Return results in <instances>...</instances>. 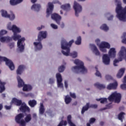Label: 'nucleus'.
Segmentation results:
<instances>
[{
	"instance_id": "nucleus-32",
	"label": "nucleus",
	"mask_w": 126,
	"mask_h": 126,
	"mask_svg": "<svg viewBox=\"0 0 126 126\" xmlns=\"http://www.w3.org/2000/svg\"><path fill=\"white\" fill-rule=\"evenodd\" d=\"M71 118L72 117L70 115H68V117H67V121L68 122V124L70 126H76V125L72 122Z\"/></svg>"
},
{
	"instance_id": "nucleus-20",
	"label": "nucleus",
	"mask_w": 126,
	"mask_h": 126,
	"mask_svg": "<svg viewBox=\"0 0 126 126\" xmlns=\"http://www.w3.org/2000/svg\"><path fill=\"white\" fill-rule=\"evenodd\" d=\"M12 102L13 103H14L15 105H16L18 106L22 105L23 104L22 100H19L15 98H13L12 99Z\"/></svg>"
},
{
	"instance_id": "nucleus-26",
	"label": "nucleus",
	"mask_w": 126,
	"mask_h": 126,
	"mask_svg": "<svg viewBox=\"0 0 126 126\" xmlns=\"http://www.w3.org/2000/svg\"><path fill=\"white\" fill-rule=\"evenodd\" d=\"M61 8L64 10L68 11L69 10H70L71 6L69 4H66L65 5H61Z\"/></svg>"
},
{
	"instance_id": "nucleus-45",
	"label": "nucleus",
	"mask_w": 126,
	"mask_h": 126,
	"mask_svg": "<svg viewBox=\"0 0 126 126\" xmlns=\"http://www.w3.org/2000/svg\"><path fill=\"white\" fill-rule=\"evenodd\" d=\"M95 69H96V72H95V75L96 76L100 77L101 78V75L99 71L97 70V68L96 66L95 67Z\"/></svg>"
},
{
	"instance_id": "nucleus-7",
	"label": "nucleus",
	"mask_w": 126,
	"mask_h": 126,
	"mask_svg": "<svg viewBox=\"0 0 126 126\" xmlns=\"http://www.w3.org/2000/svg\"><path fill=\"white\" fill-rule=\"evenodd\" d=\"M119 59H115L114 61V65L115 66H117L116 63H118L119 62H122V59L126 58V48L125 47H122L121 50H120L119 53Z\"/></svg>"
},
{
	"instance_id": "nucleus-63",
	"label": "nucleus",
	"mask_w": 126,
	"mask_h": 126,
	"mask_svg": "<svg viewBox=\"0 0 126 126\" xmlns=\"http://www.w3.org/2000/svg\"><path fill=\"white\" fill-rule=\"evenodd\" d=\"M36 1H37V0H31V2L32 3H35Z\"/></svg>"
},
{
	"instance_id": "nucleus-5",
	"label": "nucleus",
	"mask_w": 126,
	"mask_h": 126,
	"mask_svg": "<svg viewBox=\"0 0 126 126\" xmlns=\"http://www.w3.org/2000/svg\"><path fill=\"white\" fill-rule=\"evenodd\" d=\"M74 63L77 66H74L72 67V70H75L77 73H79V71L81 69V71L82 73L87 72V69L85 68L84 64L83 62H81L79 59L75 60Z\"/></svg>"
},
{
	"instance_id": "nucleus-59",
	"label": "nucleus",
	"mask_w": 126,
	"mask_h": 126,
	"mask_svg": "<svg viewBox=\"0 0 126 126\" xmlns=\"http://www.w3.org/2000/svg\"><path fill=\"white\" fill-rule=\"evenodd\" d=\"M32 118H33V119H34L35 120L36 119L37 116H36V114L35 113H33L32 114Z\"/></svg>"
},
{
	"instance_id": "nucleus-53",
	"label": "nucleus",
	"mask_w": 126,
	"mask_h": 126,
	"mask_svg": "<svg viewBox=\"0 0 126 126\" xmlns=\"http://www.w3.org/2000/svg\"><path fill=\"white\" fill-rule=\"evenodd\" d=\"M100 48V50L103 52V53H106L107 52V49L106 48Z\"/></svg>"
},
{
	"instance_id": "nucleus-11",
	"label": "nucleus",
	"mask_w": 126,
	"mask_h": 126,
	"mask_svg": "<svg viewBox=\"0 0 126 126\" xmlns=\"http://www.w3.org/2000/svg\"><path fill=\"white\" fill-rule=\"evenodd\" d=\"M73 8L75 10V15H76V17H78L79 13H80L82 11V7L76 1H74Z\"/></svg>"
},
{
	"instance_id": "nucleus-25",
	"label": "nucleus",
	"mask_w": 126,
	"mask_h": 126,
	"mask_svg": "<svg viewBox=\"0 0 126 126\" xmlns=\"http://www.w3.org/2000/svg\"><path fill=\"white\" fill-rule=\"evenodd\" d=\"M125 71V68H122L120 69L118 72V73L117 74L118 78H122V77L123 76H124Z\"/></svg>"
},
{
	"instance_id": "nucleus-23",
	"label": "nucleus",
	"mask_w": 126,
	"mask_h": 126,
	"mask_svg": "<svg viewBox=\"0 0 126 126\" xmlns=\"http://www.w3.org/2000/svg\"><path fill=\"white\" fill-rule=\"evenodd\" d=\"M23 0H10V3L12 6H15L22 2Z\"/></svg>"
},
{
	"instance_id": "nucleus-57",
	"label": "nucleus",
	"mask_w": 126,
	"mask_h": 126,
	"mask_svg": "<svg viewBox=\"0 0 126 126\" xmlns=\"http://www.w3.org/2000/svg\"><path fill=\"white\" fill-rule=\"evenodd\" d=\"M64 87L66 89H67L68 88L67 81H64Z\"/></svg>"
},
{
	"instance_id": "nucleus-13",
	"label": "nucleus",
	"mask_w": 126,
	"mask_h": 126,
	"mask_svg": "<svg viewBox=\"0 0 126 126\" xmlns=\"http://www.w3.org/2000/svg\"><path fill=\"white\" fill-rule=\"evenodd\" d=\"M54 10V5L51 3H48V8L46 10V18H48L52 13V11Z\"/></svg>"
},
{
	"instance_id": "nucleus-38",
	"label": "nucleus",
	"mask_w": 126,
	"mask_h": 126,
	"mask_svg": "<svg viewBox=\"0 0 126 126\" xmlns=\"http://www.w3.org/2000/svg\"><path fill=\"white\" fill-rule=\"evenodd\" d=\"M44 111H45V109H44V108L43 104L42 103H41L40 109H39V113L41 115H43L44 113Z\"/></svg>"
},
{
	"instance_id": "nucleus-31",
	"label": "nucleus",
	"mask_w": 126,
	"mask_h": 126,
	"mask_svg": "<svg viewBox=\"0 0 126 126\" xmlns=\"http://www.w3.org/2000/svg\"><path fill=\"white\" fill-rule=\"evenodd\" d=\"M40 5L38 4H34L32 5L31 9L32 10L34 9L36 11H39L40 9Z\"/></svg>"
},
{
	"instance_id": "nucleus-64",
	"label": "nucleus",
	"mask_w": 126,
	"mask_h": 126,
	"mask_svg": "<svg viewBox=\"0 0 126 126\" xmlns=\"http://www.w3.org/2000/svg\"><path fill=\"white\" fill-rule=\"evenodd\" d=\"M124 83H126V75L124 77Z\"/></svg>"
},
{
	"instance_id": "nucleus-8",
	"label": "nucleus",
	"mask_w": 126,
	"mask_h": 126,
	"mask_svg": "<svg viewBox=\"0 0 126 126\" xmlns=\"http://www.w3.org/2000/svg\"><path fill=\"white\" fill-rule=\"evenodd\" d=\"M1 62H6V65L8 66L11 70H13L15 69L14 64L10 60L8 59L6 57L0 56V63H1Z\"/></svg>"
},
{
	"instance_id": "nucleus-15",
	"label": "nucleus",
	"mask_w": 126,
	"mask_h": 126,
	"mask_svg": "<svg viewBox=\"0 0 126 126\" xmlns=\"http://www.w3.org/2000/svg\"><path fill=\"white\" fill-rule=\"evenodd\" d=\"M56 77L57 79V84L58 87H60L61 88H63V84L62 83L63 81L62 76H61V74L57 73L56 74Z\"/></svg>"
},
{
	"instance_id": "nucleus-17",
	"label": "nucleus",
	"mask_w": 126,
	"mask_h": 126,
	"mask_svg": "<svg viewBox=\"0 0 126 126\" xmlns=\"http://www.w3.org/2000/svg\"><path fill=\"white\" fill-rule=\"evenodd\" d=\"M118 87V83L115 82L114 83H110L107 86V89L108 90H116Z\"/></svg>"
},
{
	"instance_id": "nucleus-37",
	"label": "nucleus",
	"mask_w": 126,
	"mask_h": 126,
	"mask_svg": "<svg viewBox=\"0 0 126 126\" xmlns=\"http://www.w3.org/2000/svg\"><path fill=\"white\" fill-rule=\"evenodd\" d=\"M97 101H100L101 104H104L107 103V98H101L99 99H96Z\"/></svg>"
},
{
	"instance_id": "nucleus-46",
	"label": "nucleus",
	"mask_w": 126,
	"mask_h": 126,
	"mask_svg": "<svg viewBox=\"0 0 126 126\" xmlns=\"http://www.w3.org/2000/svg\"><path fill=\"white\" fill-rule=\"evenodd\" d=\"M7 32L6 31L2 30L0 31V37H1L2 36L5 35L6 34Z\"/></svg>"
},
{
	"instance_id": "nucleus-39",
	"label": "nucleus",
	"mask_w": 126,
	"mask_h": 126,
	"mask_svg": "<svg viewBox=\"0 0 126 126\" xmlns=\"http://www.w3.org/2000/svg\"><path fill=\"white\" fill-rule=\"evenodd\" d=\"M96 119L94 118H91L90 119L89 123H87V126H91L90 124L95 123Z\"/></svg>"
},
{
	"instance_id": "nucleus-51",
	"label": "nucleus",
	"mask_w": 126,
	"mask_h": 126,
	"mask_svg": "<svg viewBox=\"0 0 126 126\" xmlns=\"http://www.w3.org/2000/svg\"><path fill=\"white\" fill-rule=\"evenodd\" d=\"M0 41L1 42H4L6 41V37H2L0 38Z\"/></svg>"
},
{
	"instance_id": "nucleus-24",
	"label": "nucleus",
	"mask_w": 126,
	"mask_h": 126,
	"mask_svg": "<svg viewBox=\"0 0 126 126\" xmlns=\"http://www.w3.org/2000/svg\"><path fill=\"white\" fill-rule=\"evenodd\" d=\"M99 48H106L107 49H110V45L106 42H102L100 44H99Z\"/></svg>"
},
{
	"instance_id": "nucleus-12",
	"label": "nucleus",
	"mask_w": 126,
	"mask_h": 126,
	"mask_svg": "<svg viewBox=\"0 0 126 126\" xmlns=\"http://www.w3.org/2000/svg\"><path fill=\"white\" fill-rule=\"evenodd\" d=\"M0 12L3 17L9 18L11 21L14 20L15 18V15L12 11H11V15L7 14V11L4 10H1Z\"/></svg>"
},
{
	"instance_id": "nucleus-18",
	"label": "nucleus",
	"mask_w": 126,
	"mask_h": 126,
	"mask_svg": "<svg viewBox=\"0 0 126 126\" xmlns=\"http://www.w3.org/2000/svg\"><path fill=\"white\" fill-rule=\"evenodd\" d=\"M116 56V49L114 48H110L109 52V56L110 58H115Z\"/></svg>"
},
{
	"instance_id": "nucleus-50",
	"label": "nucleus",
	"mask_w": 126,
	"mask_h": 126,
	"mask_svg": "<svg viewBox=\"0 0 126 126\" xmlns=\"http://www.w3.org/2000/svg\"><path fill=\"white\" fill-rule=\"evenodd\" d=\"M105 78L107 80H110L112 79V77L109 75H106L105 76Z\"/></svg>"
},
{
	"instance_id": "nucleus-27",
	"label": "nucleus",
	"mask_w": 126,
	"mask_h": 126,
	"mask_svg": "<svg viewBox=\"0 0 126 126\" xmlns=\"http://www.w3.org/2000/svg\"><path fill=\"white\" fill-rule=\"evenodd\" d=\"M23 87V90L24 92H28L32 90V87L30 85H24Z\"/></svg>"
},
{
	"instance_id": "nucleus-19",
	"label": "nucleus",
	"mask_w": 126,
	"mask_h": 126,
	"mask_svg": "<svg viewBox=\"0 0 126 126\" xmlns=\"http://www.w3.org/2000/svg\"><path fill=\"white\" fill-rule=\"evenodd\" d=\"M91 47L93 49V52L95 54V56H100V53L97 49L96 46L94 44H91Z\"/></svg>"
},
{
	"instance_id": "nucleus-34",
	"label": "nucleus",
	"mask_w": 126,
	"mask_h": 126,
	"mask_svg": "<svg viewBox=\"0 0 126 126\" xmlns=\"http://www.w3.org/2000/svg\"><path fill=\"white\" fill-rule=\"evenodd\" d=\"M72 101L71 98L68 95H65V98H64V101L66 104H68L70 103Z\"/></svg>"
},
{
	"instance_id": "nucleus-2",
	"label": "nucleus",
	"mask_w": 126,
	"mask_h": 126,
	"mask_svg": "<svg viewBox=\"0 0 126 126\" xmlns=\"http://www.w3.org/2000/svg\"><path fill=\"white\" fill-rule=\"evenodd\" d=\"M74 42V40L73 39L70 40L69 43H68L65 40H62L61 41V48L62 50H66V52L64 51H62V53L65 56H70L73 58H76L77 57V52L74 51L73 52H70V47H71L72 43Z\"/></svg>"
},
{
	"instance_id": "nucleus-62",
	"label": "nucleus",
	"mask_w": 126,
	"mask_h": 126,
	"mask_svg": "<svg viewBox=\"0 0 126 126\" xmlns=\"http://www.w3.org/2000/svg\"><path fill=\"white\" fill-rule=\"evenodd\" d=\"M122 42L126 44V38L125 39H123Z\"/></svg>"
},
{
	"instance_id": "nucleus-16",
	"label": "nucleus",
	"mask_w": 126,
	"mask_h": 126,
	"mask_svg": "<svg viewBox=\"0 0 126 126\" xmlns=\"http://www.w3.org/2000/svg\"><path fill=\"white\" fill-rule=\"evenodd\" d=\"M110 57L107 54H105L103 55L102 62H103V63L105 64V65H109L110 62Z\"/></svg>"
},
{
	"instance_id": "nucleus-52",
	"label": "nucleus",
	"mask_w": 126,
	"mask_h": 126,
	"mask_svg": "<svg viewBox=\"0 0 126 126\" xmlns=\"http://www.w3.org/2000/svg\"><path fill=\"white\" fill-rule=\"evenodd\" d=\"M121 88L123 90H126V84H122V85H121Z\"/></svg>"
},
{
	"instance_id": "nucleus-47",
	"label": "nucleus",
	"mask_w": 126,
	"mask_h": 126,
	"mask_svg": "<svg viewBox=\"0 0 126 126\" xmlns=\"http://www.w3.org/2000/svg\"><path fill=\"white\" fill-rule=\"evenodd\" d=\"M69 95L71 98H76V95L75 93H72L71 92H69Z\"/></svg>"
},
{
	"instance_id": "nucleus-35",
	"label": "nucleus",
	"mask_w": 126,
	"mask_h": 126,
	"mask_svg": "<svg viewBox=\"0 0 126 126\" xmlns=\"http://www.w3.org/2000/svg\"><path fill=\"white\" fill-rule=\"evenodd\" d=\"M5 90V83H0V93L1 94Z\"/></svg>"
},
{
	"instance_id": "nucleus-49",
	"label": "nucleus",
	"mask_w": 126,
	"mask_h": 126,
	"mask_svg": "<svg viewBox=\"0 0 126 126\" xmlns=\"http://www.w3.org/2000/svg\"><path fill=\"white\" fill-rule=\"evenodd\" d=\"M50 26H51V27L53 29H58V26L54 24H50Z\"/></svg>"
},
{
	"instance_id": "nucleus-1",
	"label": "nucleus",
	"mask_w": 126,
	"mask_h": 126,
	"mask_svg": "<svg viewBox=\"0 0 126 126\" xmlns=\"http://www.w3.org/2000/svg\"><path fill=\"white\" fill-rule=\"evenodd\" d=\"M7 29L12 31V32H13V35L12 36L13 40H14L15 41H17L18 40L17 47L19 48L21 52H23L24 50V45L23 43L25 41L26 39L25 37L21 38V35H17V33L21 32L20 29L16 26L13 25L12 27L8 26Z\"/></svg>"
},
{
	"instance_id": "nucleus-40",
	"label": "nucleus",
	"mask_w": 126,
	"mask_h": 126,
	"mask_svg": "<svg viewBox=\"0 0 126 126\" xmlns=\"http://www.w3.org/2000/svg\"><path fill=\"white\" fill-rule=\"evenodd\" d=\"M100 29L103 30V31H107L109 30L108 27L105 24H103L101 27H100Z\"/></svg>"
},
{
	"instance_id": "nucleus-30",
	"label": "nucleus",
	"mask_w": 126,
	"mask_h": 126,
	"mask_svg": "<svg viewBox=\"0 0 126 126\" xmlns=\"http://www.w3.org/2000/svg\"><path fill=\"white\" fill-rule=\"evenodd\" d=\"M28 104L30 106L33 108L37 104V102L34 99L30 100L29 101Z\"/></svg>"
},
{
	"instance_id": "nucleus-44",
	"label": "nucleus",
	"mask_w": 126,
	"mask_h": 126,
	"mask_svg": "<svg viewBox=\"0 0 126 126\" xmlns=\"http://www.w3.org/2000/svg\"><path fill=\"white\" fill-rule=\"evenodd\" d=\"M65 67L63 65H62L58 68V71L60 72H63L64 70Z\"/></svg>"
},
{
	"instance_id": "nucleus-10",
	"label": "nucleus",
	"mask_w": 126,
	"mask_h": 126,
	"mask_svg": "<svg viewBox=\"0 0 126 126\" xmlns=\"http://www.w3.org/2000/svg\"><path fill=\"white\" fill-rule=\"evenodd\" d=\"M24 114L23 113L18 114L15 118V122L21 126H25V122L24 120Z\"/></svg>"
},
{
	"instance_id": "nucleus-43",
	"label": "nucleus",
	"mask_w": 126,
	"mask_h": 126,
	"mask_svg": "<svg viewBox=\"0 0 126 126\" xmlns=\"http://www.w3.org/2000/svg\"><path fill=\"white\" fill-rule=\"evenodd\" d=\"M67 124V122L66 121H61V122L60 123L59 125H58V126H66Z\"/></svg>"
},
{
	"instance_id": "nucleus-9",
	"label": "nucleus",
	"mask_w": 126,
	"mask_h": 126,
	"mask_svg": "<svg viewBox=\"0 0 126 126\" xmlns=\"http://www.w3.org/2000/svg\"><path fill=\"white\" fill-rule=\"evenodd\" d=\"M51 18L53 20L55 21L58 25H60L62 29L64 27V24L63 22L60 23L62 17L57 13H53L51 15Z\"/></svg>"
},
{
	"instance_id": "nucleus-28",
	"label": "nucleus",
	"mask_w": 126,
	"mask_h": 126,
	"mask_svg": "<svg viewBox=\"0 0 126 126\" xmlns=\"http://www.w3.org/2000/svg\"><path fill=\"white\" fill-rule=\"evenodd\" d=\"M89 102H87L86 103V105L85 106H83L82 107V110H81V114L82 115H84L85 112L88 110L89 109Z\"/></svg>"
},
{
	"instance_id": "nucleus-6",
	"label": "nucleus",
	"mask_w": 126,
	"mask_h": 126,
	"mask_svg": "<svg viewBox=\"0 0 126 126\" xmlns=\"http://www.w3.org/2000/svg\"><path fill=\"white\" fill-rule=\"evenodd\" d=\"M122 95L120 93L117 92L112 93V94L108 97V100L110 102L114 101L115 103H119L121 100Z\"/></svg>"
},
{
	"instance_id": "nucleus-55",
	"label": "nucleus",
	"mask_w": 126,
	"mask_h": 126,
	"mask_svg": "<svg viewBox=\"0 0 126 126\" xmlns=\"http://www.w3.org/2000/svg\"><path fill=\"white\" fill-rule=\"evenodd\" d=\"M54 83V80L53 78L49 79V84H52Z\"/></svg>"
},
{
	"instance_id": "nucleus-4",
	"label": "nucleus",
	"mask_w": 126,
	"mask_h": 126,
	"mask_svg": "<svg viewBox=\"0 0 126 126\" xmlns=\"http://www.w3.org/2000/svg\"><path fill=\"white\" fill-rule=\"evenodd\" d=\"M47 37V32L46 31H40L38 34L37 36V40L38 42H33V45H34L36 49L37 50H40L42 49V45L41 41Z\"/></svg>"
},
{
	"instance_id": "nucleus-60",
	"label": "nucleus",
	"mask_w": 126,
	"mask_h": 126,
	"mask_svg": "<svg viewBox=\"0 0 126 126\" xmlns=\"http://www.w3.org/2000/svg\"><path fill=\"white\" fill-rule=\"evenodd\" d=\"M4 107L6 110H10L11 109V106H5Z\"/></svg>"
},
{
	"instance_id": "nucleus-14",
	"label": "nucleus",
	"mask_w": 126,
	"mask_h": 126,
	"mask_svg": "<svg viewBox=\"0 0 126 126\" xmlns=\"http://www.w3.org/2000/svg\"><path fill=\"white\" fill-rule=\"evenodd\" d=\"M20 111L23 113H26V112H30V108L29 107L27 106L25 102H23V104L21 105L19 108Z\"/></svg>"
},
{
	"instance_id": "nucleus-56",
	"label": "nucleus",
	"mask_w": 126,
	"mask_h": 126,
	"mask_svg": "<svg viewBox=\"0 0 126 126\" xmlns=\"http://www.w3.org/2000/svg\"><path fill=\"white\" fill-rule=\"evenodd\" d=\"M9 47H10V49L13 48L14 47V43L12 42L10 43V44H9Z\"/></svg>"
},
{
	"instance_id": "nucleus-54",
	"label": "nucleus",
	"mask_w": 126,
	"mask_h": 126,
	"mask_svg": "<svg viewBox=\"0 0 126 126\" xmlns=\"http://www.w3.org/2000/svg\"><path fill=\"white\" fill-rule=\"evenodd\" d=\"M12 40V38L9 37H6V41L10 42Z\"/></svg>"
},
{
	"instance_id": "nucleus-41",
	"label": "nucleus",
	"mask_w": 126,
	"mask_h": 126,
	"mask_svg": "<svg viewBox=\"0 0 126 126\" xmlns=\"http://www.w3.org/2000/svg\"><path fill=\"white\" fill-rule=\"evenodd\" d=\"M112 108H113V105L112 104V103H109L106 105V107L102 108V110H105V109H111Z\"/></svg>"
},
{
	"instance_id": "nucleus-42",
	"label": "nucleus",
	"mask_w": 126,
	"mask_h": 126,
	"mask_svg": "<svg viewBox=\"0 0 126 126\" xmlns=\"http://www.w3.org/2000/svg\"><path fill=\"white\" fill-rule=\"evenodd\" d=\"M75 44L76 45H79L81 44V36H79L77 38V40L75 41Z\"/></svg>"
},
{
	"instance_id": "nucleus-33",
	"label": "nucleus",
	"mask_w": 126,
	"mask_h": 126,
	"mask_svg": "<svg viewBox=\"0 0 126 126\" xmlns=\"http://www.w3.org/2000/svg\"><path fill=\"white\" fill-rule=\"evenodd\" d=\"M94 86L97 87L99 90L104 89L105 88L104 85L100 84L99 83L94 84Z\"/></svg>"
},
{
	"instance_id": "nucleus-29",
	"label": "nucleus",
	"mask_w": 126,
	"mask_h": 126,
	"mask_svg": "<svg viewBox=\"0 0 126 126\" xmlns=\"http://www.w3.org/2000/svg\"><path fill=\"white\" fill-rule=\"evenodd\" d=\"M25 68V66L23 65H20L19 66V67H18L16 72L17 74L21 75L22 72L24 70V69Z\"/></svg>"
},
{
	"instance_id": "nucleus-22",
	"label": "nucleus",
	"mask_w": 126,
	"mask_h": 126,
	"mask_svg": "<svg viewBox=\"0 0 126 126\" xmlns=\"http://www.w3.org/2000/svg\"><path fill=\"white\" fill-rule=\"evenodd\" d=\"M32 115L31 114H28L26 115L24 118V122H25V126H26L27 123H30L32 120Z\"/></svg>"
},
{
	"instance_id": "nucleus-48",
	"label": "nucleus",
	"mask_w": 126,
	"mask_h": 126,
	"mask_svg": "<svg viewBox=\"0 0 126 126\" xmlns=\"http://www.w3.org/2000/svg\"><path fill=\"white\" fill-rule=\"evenodd\" d=\"M93 108V109H97V104H91V105H90V103H89V108Z\"/></svg>"
},
{
	"instance_id": "nucleus-58",
	"label": "nucleus",
	"mask_w": 126,
	"mask_h": 126,
	"mask_svg": "<svg viewBox=\"0 0 126 126\" xmlns=\"http://www.w3.org/2000/svg\"><path fill=\"white\" fill-rule=\"evenodd\" d=\"M113 17L114 16L113 15L110 16L109 18H108V20L109 21L113 20Z\"/></svg>"
},
{
	"instance_id": "nucleus-36",
	"label": "nucleus",
	"mask_w": 126,
	"mask_h": 126,
	"mask_svg": "<svg viewBox=\"0 0 126 126\" xmlns=\"http://www.w3.org/2000/svg\"><path fill=\"white\" fill-rule=\"evenodd\" d=\"M124 115H125V113L124 112L119 113L118 115V120L123 122V119H124L125 118Z\"/></svg>"
},
{
	"instance_id": "nucleus-61",
	"label": "nucleus",
	"mask_w": 126,
	"mask_h": 126,
	"mask_svg": "<svg viewBox=\"0 0 126 126\" xmlns=\"http://www.w3.org/2000/svg\"><path fill=\"white\" fill-rule=\"evenodd\" d=\"M104 125V123L103 121L100 122V123H99V125L101 126H103Z\"/></svg>"
},
{
	"instance_id": "nucleus-21",
	"label": "nucleus",
	"mask_w": 126,
	"mask_h": 126,
	"mask_svg": "<svg viewBox=\"0 0 126 126\" xmlns=\"http://www.w3.org/2000/svg\"><path fill=\"white\" fill-rule=\"evenodd\" d=\"M17 79L18 81V86L19 88L23 87V86L25 85V84H24V81L20 76H17Z\"/></svg>"
},
{
	"instance_id": "nucleus-3",
	"label": "nucleus",
	"mask_w": 126,
	"mask_h": 126,
	"mask_svg": "<svg viewBox=\"0 0 126 126\" xmlns=\"http://www.w3.org/2000/svg\"><path fill=\"white\" fill-rule=\"evenodd\" d=\"M115 2L118 3L117 6L116 8V12L117 13L116 17L119 19L120 21L126 22V6L123 9L122 4H121L120 0H115Z\"/></svg>"
}]
</instances>
